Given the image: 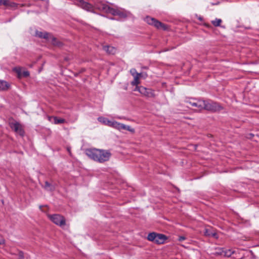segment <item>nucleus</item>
<instances>
[{"label": "nucleus", "mask_w": 259, "mask_h": 259, "mask_svg": "<svg viewBox=\"0 0 259 259\" xmlns=\"http://www.w3.org/2000/svg\"><path fill=\"white\" fill-rule=\"evenodd\" d=\"M10 126L17 134L21 136H23L24 135V131L22 126L18 122H12L10 124Z\"/></svg>", "instance_id": "nucleus-7"}, {"label": "nucleus", "mask_w": 259, "mask_h": 259, "mask_svg": "<svg viewBox=\"0 0 259 259\" xmlns=\"http://www.w3.org/2000/svg\"><path fill=\"white\" fill-rule=\"evenodd\" d=\"M99 9L106 13L111 14L113 16H116V13H117L118 10L119 9L111 8L106 4H102Z\"/></svg>", "instance_id": "nucleus-9"}, {"label": "nucleus", "mask_w": 259, "mask_h": 259, "mask_svg": "<svg viewBox=\"0 0 259 259\" xmlns=\"http://www.w3.org/2000/svg\"><path fill=\"white\" fill-rule=\"evenodd\" d=\"M50 33L47 32L46 31H39L36 30L35 31V35L39 38H43L46 39V40H49V36Z\"/></svg>", "instance_id": "nucleus-12"}, {"label": "nucleus", "mask_w": 259, "mask_h": 259, "mask_svg": "<svg viewBox=\"0 0 259 259\" xmlns=\"http://www.w3.org/2000/svg\"><path fill=\"white\" fill-rule=\"evenodd\" d=\"M186 102L192 107H194V109L197 111L203 110L204 107V100L194 99L187 100Z\"/></svg>", "instance_id": "nucleus-5"}, {"label": "nucleus", "mask_w": 259, "mask_h": 259, "mask_svg": "<svg viewBox=\"0 0 259 259\" xmlns=\"http://www.w3.org/2000/svg\"><path fill=\"white\" fill-rule=\"evenodd\" d=\"M14 70L17 73L19 76H21V70L20 68H15Z\"/></svg>", "instance_id": "nucleus-27"}, {"label": "nucleus", "mask_w": 259, "mask_h": 259, "mask_svg": "<svg viewBox=\"0 0 259 259\" xmlns=\"http://www.w3.org/2000/svg\"><path fill=\"white\" fill-rule=\"evenodd\" d=\"M10 84L5 81L0 80V91H5L9 89Z\"/></svg>", "instance_id": "nucleus-16"}, {"label": "nucleus", "mask_w": 259, "mask_h": 259, "mask_svg": "<svg viewBox=\"0 0 259 259\" xmlns=\"http://www.w3.org/2000/svg\"><path fill=\"white\" fill-rule=\"evenodd\" d=\"M44 188L45 189L49 191H53L54 189V187L47 181H46L45 183Z\"/></svg>", "instance_id": "nucleus-22"}, {"label": "nucleus", "mask_w": 259, "mask_h": 259, "mask_svg": "<svg viewBox=\"0 0 259 259\" xmlns=\"http://www.w3.org/2000/svg\"><path fill=\"white\" fill-rule=\"evenodd\" d=\"M120 123L118 122L115 121H110V123H109V125L110 127H114L116 129L119 130V127L120 126Z\"/></svg>", "instance_id": "nucleus-20"}, {"label": "nucleus", "mask_w": 259, "mask_h": 259, "mask_svg": "<svg viewBox=\"0 0 259 259\" xmlns=\"http://www.w3.org/2000/svg\"><path fill=\"white\" fill-rule=\"evenodd\" d=\"M132 15V14L128 11L124 10L118 9L116 16H118L120 18H126Z\"/></svg>", "instance_id": "nucleus-11"}, {"label": "nucleus", "mask_w": 259, "mask_h": 259, "mask_svg": "<svg viewBox=\"0 0 259 259\" xmlns=\"http://www.w3.org/2000/svg\"><path fill=\"white\" fill-rule=\"evenodd\" d=\"M204 234L206 236H213L215 237L217 234L215 233L211 232L208 229H205Z\"/></svg>", "instance_id": "nucleus-21"}, {"label": "nucleus", "mask_w": 259, "mask_h": 259, "mask_svg": "<svg viewBox=\"0 0 259 259\" xmlns=\"http://www.w3.org/2000/svg\"><path fill=\"white\" fill-rule=\"evenodd\" d=\"M130 72H131V74L133 76V77H135V75H136V74H139V73H138L137 72L136 69H135V68H133V69H131Z\"/></svg>", "instance_id": "nucleus-25"}, {"label": "nucleus", "mask_w": 259, "mask_h": 259, "mask_svg": "<svg viewBox=\"0 0 259 259\" xmlns=\"http://www.w3.org/2000/svg\"><path fill=\"white\" fill-rule=\"evenodd\" d=\"M140 90H141L140 94L143 96L147 98H154L155 97L154 91L151 89L143 87V88H141Z\"/></svg>", "instance_id": "nucleus-8"}, {"label": "nucleus", "mask_w": 259, "mask_h": 259, "mask_svg": "<svg viewBox=\"0 0 259 259\" xmlns=\"http://www.w3.org/2000/svg\"><path fill=\"white\" fill-rule=\"evenodd\" d=\"M234 253V251L232 249H228L225 252V255L227 257H230Z\"/></svg>", "instance_id": "nucleus-24"}, {"label": "nucleus", "mask_w": 259, "mask_h": 259, "mask_svg": "<svg viewBox=\"0 0 259 259\" xmlns=\"http://www.w3.org/2000/svg\"><path fill=\"white\" fill-rule=\"evenodd\" d=\"M24 257V253L22 251H19L18 253V259H23Z\"/></svg>", "instance_id": "nucleus-28"}, {"label": "nucleus", "mask_w": 259, "mask_h": 259, "mask_svg": "<svg viewBox=\"0 0 259 259\" xmlns=\"http://www.w3.org/2000/svg\"><path fill=\"white\" fill-rule=\"evenodd\" d=\"M74 3L82 8V9L86 10H90L91 8V5L89 3L84 2L83 0H72Z\"/></svg>", "instance_id": "nucleus-10"}, {"label": "nucleus", "mask_w": 259, "mask_h": 259, "mask_svg": "<svg viewBox=\"0 0 259 259\" xmlns=\"http://www.w3.org/2000/svg\"><path fill=\"white\" fill-rule=\"evenodd\" d=\"M85 153L90 158L99 163L108 161L111 155L108 150L96 148L87 149Z\"/></svg>", "instance_id": "nucleus-1"}, {"label": "nucleus", "mask_w": 259, "mask_h": 259, "mask_svg": "<svg viewBox=\"0 0 259 259\" xmlns=\"http://www.w3.org/2000/svg\"><path fill=\"white\" fill-rule=\"evenodd\" d=\"M67 150L69 153H70V150L69 148H67Z\"/></svg>", "instance_id": "nucleus-33"}, {"label": "nucleus", "mask_w": 259, "mask_h": 259, "mask_svg": "<svg viewBox=\"0 0 259 259\" xmlns=\"http://www.w3.org/2000/svg\"><path fill=\"white\" fill-rule=\"evenodd\" d=\"M54 118L53 123L55 124L64 123L65 122V120L63 118H58L57 117L55 116Z\"/></svg>", "instance_id": "nucleus-19"}, {"label": "nucleus", "mask_w": 259, "mask_h": 259, "mask_svg": "<svg viewBox=\"0 0 259 259\" xmlns=\"http://www.w3.org/2000/svg\"><path fill=\"white\" fill-rule=\"evenodd\" d=\"M144 20L148 24L154 26L157 29L164 30L167 29V26L165 25L154 18L147 16L145 17Z\"/></svg>", "instance_id": "nucleus-4"}, {"label": "nucleus", "mask_w": 259, "mask_h": 259, "mask_svg": "<svg viewBox=\"0 0 259 259\" xmlns=\"http://www.w3.org/2000/svg\"><path fill=\"white\" fill-rule=\"evenodd\" d=\"M103 50L109 54H114L116 52L115 48L110 46H104Z\"/></svg>", "instance_id": "nucleus-13"}, {"label": "nucleus", "mask_w": 259, "mask_h": 259, "mask_svg": "<svg viewBox=\"0 0 259 259\" xmlns=\"http://www.w3.org/2000/svg\"><path fill=\"white\" fill-rule=\"evenodd\" d=\"M48 218L54 224L59 226H64L65 225V219L62 216L58 214H48Z\"/></svg>", "instance_id": "nucleus-6"}, {"label": "nucleus", "mask_w": 259, "mask_h": 259, "mask_svg": "<svg viewBox=\"0 0 259 259\" xmlns=\"http://www.w3.org/2000/svg\"><path fill=\"white\" fill-rule=\"evenodd\" d=\"M9 1L7 0H0V5H3L4 6L8 5Z\"/></svg>", "instance_id": "nucleus-26"}, {"label": "nucleus", "mask_w": 259, "mask_h": 259, "mask_svg": "<svg viewBox=\"0 0 259 259\" xmlns=\"http://www.w3.org/2000/svg\"><path fill=\"white\" fill-rule=\"evenodd\" d=\"M141 74H136L135 76L134 77V80L131 82L132 85H137L140 83L139 78L141 77Z\"/></svg>", "instance_id": "nucleus-17"}, {"label": "nucleus", "mask_w": 259, "mask_h": 259, "mask_svg": "<svg viewBox=\"0 0 259 259\" xmlns=\"http://www.w3.org/2000/svg\"><path fill=\"white\" fill-rule=\"evenodd\" d=\"M117 118H118V119H122L123 118L121 117H117Z\"/></svg>", "instance_id": "nucleus-34"}, {"label": "nucleus", "mask_w": 259, "mask_h": 259, "mask_svg": "<svg viewBox=\"0 0 259 259\" xmlns=\"http://www.w3.org/2000/svg\"><path fill=\"white\" fill-rule=\"evenodd\" d=\"M98 120L104 124L105 125H109V123H110V120L108 119L103 117H99L98 118Z\"/></svg>", "instance_id": "nucleus-18"}, {"label": "nucleus", "mask_w": 259, "mask_h": 259, "mask_svg": "<svg viewBox=\"0 0 259 259\" xmlns=\"http://www.w3.org/2000/svg\"><path fill=\"white\" fill-rule=\"evenodd\" d=\"M48 40L50 41L53 45L58 47H61L62 45L61 42L58 41L57 39L53 36L51 33L49 36V40Z\"/></svg>", "instance_id": "nucleus-14"}, {"label": "nucleus", "mask_w": 259, "mask_h": 259, "mask_svg": "<svg viewBox=\"0 0 259 259\" xmlns=\"http://www.w3.org/2000/svg\"><path fill=\"white\" fill-rule=\"evenodd\" d=\"M147 239L150 241H152L158 244H160L163 243L167 238L164 235L152 232L148 234Z\"/></svg>", "instance_id": "nucleus-2"}, {"label": "nucleus", "mask_w": 259, "mask_h": 259, "mask_svg": "<svg viewBox=\"0 0 259 259\" xmlns=\"http://www.w3.org/2000/svg\"><path fill=\"white\" fill-rule=\"evenodd\" d=\"M122 130L128 131L131 132L132 133H135L134 128H132L129 125H125L124 124L120 123L118 130Z\"/></svg>", "instance_id": "nucleus-15"}, {"label": "nucleus", "mask_w": 259, "mask_h": 259, "mask_svg": "<svg viewBox=\"0 0 259 259\" xmlns=\"http://www.w3.org/2000/svg\"><path fill=\"white\" fill-rule=\"evenodd\" d=\"M204 106L203 109L212 112L220 111L223 109L219 103L212 101H204Z\"/></svg>", "instance_id": "nucleus-3"}, {"label": "nucleus", "mask_w": 259, "mask_h": 259, "mask_svg": "<svg viewBox=\"0 0 259 259\" xmlns=\"http://www.w3.org/2000/svg\"><path fill=\"white\" fill-rule=\"evenodd\" d=\"M136 88L134 90L135 91H138L140 93V89L141 88H143V86H138V85H136Z\"/></svg>", "instance_id": "nucleus-30"}, {"label": "nucleus", "mask_w": 259, "mask_h": 259, "mask_svg": "<svg viewBox=\"0 0 259 259\" xmlns=\"http://www.w3.org/2000/svg\"><path fill=\"white\" fill-rule=\"evenodd\" d=\"M55 116H48V120L53 123L54 118Z\"/></svg>", "instance_id": "nucleus-31"}, {"label": "nucleus", "mask_w": 259, "mask_h": 259, "mask_svg": "<svg viewBox=\"0 0 259 259\" xmlns=\"http://www.w3.org/2000/svg\"><path fill=\"white\" fill-rule=\"evenodd\" d=\"M41 207H42V206H41V205H40V206H39L40 209H41Z\"/></svg>", "instance_id": "nucleus-35"}, {"label": "nucleus", "mask_w": 259, "mask_h": 259, "mask_svg": "<svg viewBox=\"0 0 259 259\" xmlns=\"http://www.w3.org/2000/svg\"><path fill=\"white\" fill-rule=\"evenodd\" d=\"M185 239H186V238L184 236H180L179 237V239L178 240L180 241H183V240H184Z\"/></svg>", "instance_id": "nucleus-32"}, {"label": "nucleus", "mask_w": 259, "mask_h": 259, "mask_svg": "<svg viewBox=\"0 0 259 259\" xmlns=\"http://www.w3.org/2000/svg\"><path fill=\"white\" fill-rule=\"evenodd\" d=\"M212 24L214 26H219L222 22V20L220 19H215V20L212 21Z\"/></svg>", "instance_id": "nucleus-23"}, {"label": "nucleus", "mask_w": 259, "mask_h": 259, "mask_svg": "<svg viewBox=\"0 0 259 259\" xmlns=\"http://www.w3.org/2000/svg\"><path fill=\"white\" fill-rule=\"evenodd\" d=\"M21 75L24 77H27L29 75V72L28 71H24L21 73Z\"/></svg>", "instance_id": "nucleus-29"}]
</instances>
